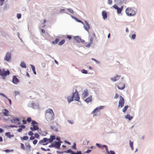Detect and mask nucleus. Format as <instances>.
<instances>
[{
  "label": "nucleus",
  "instance_id": "obj_1",
  "mask_svg": "<svg viewBox=\"0 0 154 154\" xmlns=\"http://www.w3.org/2000/svg\"><path fill=\"white\" fill-rule=\"evenodd\" d=\"M45 118L48 121H51L54 118V115L53 110L49 108L45 111Z\"/></svg>",
  "mask_w": 154,
  "mask_h": 154
},
{
  "label": "nucleus",
  "instance_id": "obj_2",
  "mask_svg": "<svg viewBox=\"0 0 154 154\" xmlns=\"http://www.w3.org/2000/svg\"><path fill=\"white\" fill-rule=\"evenodd\" d=\"M77 101H79L80 97L79 96L78 92L76 90L75 92H73L72 96H69L67 97V100L69 103H70L73 100V99Z\"/></svg>",
  "mask_w": 154,
  "mask_h": 154
},
{
  "label": "nucleus",
  "instance_id": "obj_3",
  "mask_svg": "<svg viewBox=\"0 0 154 154\" xmlns=\"http://www.w3.org/2000/svg\"><path fill=\"white\" fill-rule=\"evenodd\" d=\"M10 74V72L8 70H5L4 69L0 68V75L3 79H5L6 77Z\"/></svg>",
  "mask_w": 154,
  "mask_h": 154
},
{
  "label": "nucleus",
  "instance_id": "obj_4",
  "mask_svg": "<svg viewBox=\"0 0 154 154\" xmlns=\"http://www.w3.org/2000/svg\"><path fill=\"white\" fill-rule=\"evenodd\" d=\"M127 15L129 17L134 16L136 14L135 11L131 8H128L125 10Z\"/></svg>",
  "mask_w": 154,
  "mask_h": 154
},
{
  "label": "nucleus",
  "instance_id": "obj_5",
  "mask_svg": "<svg viewBox=\"0 0 154 154\" xmlns=\"http://www.w3.org/2000/svg\"><path fill=\"white\" fill-rule=\"evenodd\" d=\"M38 123L35 121H32L31 122V125L30 128V129L32 131H35L37 130L39 128L37 125Z\"/></svg>",
  "mask_w": 154,
  "mask_h": 154
},
{
  "label": "nucleus",
  "instance_id": "obj_6",
  "mask_svg": "<svg viewBox=\"0 0 154 154\" xmlns=\"http://www.w3.org/2000/svg\"><path fill=\"white\" fill-rule=\"evenodd\" d=\"M116 85L119 89L122 90L125 87V84L122 82H118L116 84Z\"/></svg>",
  "mask_w": 154,
  "mask_h": 154
},
{
  "label": "nucleus",
  "instance_id": "obj_7",
  "mask_svg": "<svg viewBox=\"0 0 154 154\" xmlns=\"http://www.w3.org/2000/svg\"><path fill=\"white\" fill-rule=\"evenodd\" d=\"M49 143H50V142L48 139L46 138H44L39 141V143L42 144L43 145H46Z\"/></svg>",
  "mask_w": 154,
  "mask_h": 154
},
{
  "label": "nucleus",
  "instance_id": "obj_8",
  "mask_svg": "<svg viewBox=\"0 0 154 154\" xmlns=\"http://www.w3.org/2000/svg\"><path fill=\"white\" fill-rule=\"evenodd\" d=\"M120 100L119 103L118 108L120 106L121 108L123 106L125 101L124 98L121 96H120Z\"/></svg>",
  "mask_w": 154,
  "mask_h": 154
},
{
  "label": "nucleus",
  "instance_id": "obj_9",
  "mask_svg": "<svg viewBox=\"0 0 154 154\" xmlns=\"http://www.w3.org/2000/svg\"><path fill=\"white\" fill-rule=\"evenodd\" d=\"M103 106H101L100 107H97L94 109L92 112V114H94V116H97V112H99L100 109H103Z\"/></svg>",
  "mask_w": 154,
  "mask_h": 154
},
{
  "label": "nucleus",
  "instance_id": "obj_10",
  "mask_svg": "<svg viewBox=\"0 0 154 154\" xmlns=\"http://www.w3.org/2000/svg\"><path fill=\"white\" fill-rule=\"evenodd\" d=\"M11 59V54L9 52H8L6 54L4 57L5 60L9 61Z\"/></svg>",
  "mask_w": 154,
  "mask_h": 154
},
{
  "label": "nucleus",
  "instance_id": "obj_11",
  "mask_svg": "<svg viewBox=\"0 0 154 154\" xmlns=\"http://www.w3.org/2000/svg\"><path fill=\"white\" fill-rule=\"evenodd\" d=\"M112 7L114 9L117 10L118 14H120L123 8V6H122L120 8H119L116 5H114Z\"/></svg>",
  "mask_w": 154,
  "mask_h": 154
},
{
  "label": "nucleus",
  "instance_id": "obj_12",
  "mask_svg": "<svg viewBox=\"0 0 154 154\" xmlns=\"http://www.w3.org/2000/svg\"><path fill=\"white\" fill-rule=\"evenodd\" d=\"M96 145L100 148L101 149H103V148L105 147L106 149V151L107 153H109V151L108 149V147L106 145H101L100 144H98V143H97L96 144Z\"/></svg>",
  "mask_w": 154,
  "mask_h": 154
},
{
  "label": "nucleus",
  "instance_id": "obj_13",
  "mask_svg": "<svg viewBox=\"0 0 154 154\" xmlns=\"http://www.w3.org/2000/svg\"><path fill=\"white\" fill-rule=\"evenodd\" d=\"M74 39L78 43H83L85 42L84 40L82 39L79 36H75Z\"/></svg>",
  "mask_w": 154,
  "mask_h": 154
},
{
  "label": "nucleus",
  "instance_id": "obj_14",
  "mask_svg": "<svg viewBox=\"0 0 154 154\" xmlns=\"http://www.w3.org/2000/svg\"><path fill=\"white\" fill-rule=\"evenodd\" d=\"M19 81L17 76L13 75L12 77V82L15 84H17L19 82Z\"/></svg>",
  "mask_w": 154,
  "mask_h": 154
},
{
  "label": "nucleus",
  "instance_id": "obj_15",
  "mask_svg": "<svg viewBox=\"0 0 154 154\" xmlns=\"http://www.w3.org/2000/svg\"><path fill=\"white\" fill-rule=\"evenodd\" d=\"M88 93L87 90H85L82 94V98L85 99L88 95Z\"/></svg>",
  "mask_w": 154,
  "mask_h": 154
},
{
  "label": "nucleus",
  "instance_id": "obj_16",
  "mask_svg": "<svg viewBox=\"0 0 154 154\" xmlns=\"http://www.w3.org/2000/svg\"><path fill=\"white\" fill-rule=\"evenodd\" d=\"M121 77V75H116V76L114 78H111V79L113 82H116L119 80Z\"/></svg>",
  "mask_w": 154,
  "mask_h": 154
},
{
  "label": "nucleus",
  "instance_id": "obj_17",
  "mask_svg": "<svg viewBox=\"0 0 154 154\" xmlns=\"http://www.w3.org/2000/svg\"><path fill=\"white\" fill-rule=\"evenodd\" d=\"M25 145L26 149L29 151H30L31 150V146L29 144V143H26Z\"/></svg>",
  "mask_w": 154,
  "mask_h": 154
},
{
  "label": "nucleus",
  "instance_id": "obj_18",
  "mask_svg": "<svg viewBox=\"0 0 154 154\" xmlns=\"http://www.w3.org/2000/svg\"><path fill=\"white\" fill-rule=\"evenodd\" d=\"M54 146L56 148L59 149L60 148V142H55L54 143Z\"/></svg>",
  "mask_w": 154,
  "mask_h": 154
},
{
  "label": "nucleus",
  "instance_id": "obj_19",
  "mask_svg": "<svg viewBox=\"0 0 154 154\" xmlns=\"http://www.w3.org/2000/svg\"><path fill=\"white\" fill-rule=\"evenodd\" d=\"M85 23L86 26H84V28L87 31H88L90 29V28L89 24L86 21H85Z\"/></svg>",
  "mask_w": 154,
  "mask_h": 154
},
{
  "label": "nucleus",
  "instance_id": "obj_20",
  "mask_svg": "<svg viewBox=\"0 0 154 154\" xmlns=\"http://www.w3.org/2000/svg\"><path fill=\"white\" fill-rule=\"evenodd\" d=\"M102 15L103 18L104 19H105L107 18V14L106 12L105 11H103L102 12Z\"/></svg>",
  "mask_w": 154,
  "mask_h": 154
},
{
  "label": "nucleus",
  "instance_id": "obj_21",
  "mask_svg": "<svg viewBox=\"0 0 154 154\" xmlns=\"http://www.w3.org/2000/svg\"><path fill=\"white\" fill-rule=\"evenodd\" d=\"M19 121V120L17 118H15L12 120H11V122L12 123H17Z\"/></svg>",
  "mask_w": 154,
  "mask_h": 154
},
{
  "label": "nucleus",
  "instance_id": "obj_22",
  "mask_svg": "<svg viewBox=\"0 0 154 154\" xmlns=\"http://www.w3.org/2000/svg\"><path fill=\"white\" fill-rule=\"evenodd\" d=\"M5 135L9 138H11V137H14V135L13 134H11L9 132L6 133L5 134Z\"/></svg>",
  "mask_w": 154,
  "mask_h": 154
},
{
  "label": "nucleus",
  "instance_id": "obj_23",
  "mask_svg": "<svg viewBox=\"0 0 154 154\" xmlns=\"http://www.w3.org/2000/svg\"><path fill=\"white\" fill-rule=\"evenodd\" d=\"M85 101L87 103H88L92 101V97L91 96H89L87 99L85 100Z\"/></svg>",
  "mask_w": 154,
  "mask_h": 154
},
{
  "label": "nucleus",
  "instance_id": "obj_24",
  "mask_svg": "<svg viewBox=\"0 0 154 154\" xmlns=\"http://www.w3.org/2000/svg\"><path fill=\"white\" fill-rule=\"evenodd\" d=\"M55 139V137L54 136L52 135L50 136V138L48 139L50 143H51L53 140Z\"/></svg>",
  "mask_w": 154,
  "mask_h": 154
},
{
  "label": "nucleus",
  "instance_id": "obj_25",
  "mask_svg": "<svg viewBox=\"0 0 154 154\" xmlns=\"http://www.w3.org/2000/svg\"><path fill=\"white\" fill-rule=\"evenodd\" d=\"M20 66L22 68H26V66L25 63L23 62H22L20 64Z\"/></svg>",
  "mask_w": 154,
  "mask_h": 154
},
{
  "label": "nucleus",
  "instance_id": "obj_26",
  "mask_svg": "<svg viewBox=\"0 0 154 154\" xmlns=\"http://www.w3.org/2000/svg\"><path fill=\"white\" fill-rule=\"evenodd\" d=\"M4 112H3L4 115L6 116H8L9 115V111L5 109H4Z\"/></svg>",
  "mask_w": 154,
  "mask_h": 154
},
{
  "label": "nucleus",
  "instance_id": "obj_27",
  "mask_svg": "<svg viewBox=\"0 0 154 154\" xmlns=\"http://www.w3.org/2000/svg\"><path fill=\"white\" fill-rule=\"evenodd\" d=\"M32 69V71L34 72V73L35 74H36V72L35 70V67L32 65H30Z\"/></svg>",
  "mask_w": 154,
  "mask_h": 154
},
{
  "label": "nucleus",
  "instance_id": "obj_28",
  "mask_svg": "<svg viewBox=\"0 0 154 154\" xmlns=\"http://www.w3.org/2000/svg\"><path fill=\"white\" fill-rule=\"evenodd\" d=\"M28 138L29 137L27 136H25L23 137H20V139L22 140H27L28 139Z\"/></svg>",
  "mask_w": 154,
  "mask_h": 154
},
{
  "label": "nucleus",
  "instance_id": "obj_29",
  "mask_svg": "<svg viewBox=\"0 0 154 154\" xmlns=\"http://www.w3.org/2000/svg\"><path fill=\"white\" fill-rule=\"evenodd\" d=\"M125 118H126V119H128L129 120H131L133 118V117L131 116L129 114H127L125 117Z\"/></svg>",
  "mask_w": 154,
  "mask_h": 154
},
{
  "label": "nucleus",
  "instance_id": "obj_30",
  "mask_svg": "<svg viewBox=\"0 0 154 154\" xmlns=\"http://www.w3.org/2000/svg\"><path fill=\"white\" fill-rule=\"evenodd\" d=\"M59 41V38H56L54 41H52V43L54 45L57 44Z\"/></svg>",
  "mask_w": 154,
  "mask_h": 154
},
{
  "label": "nucleus",
  "instance_id": "obj_31",
  "mask_svg": "<svg viewBox=\"0 0 154 154\" xmlns=\"http://www.w3.org/2000/svg\"><path fill=\"white\" fill-rule=\"evenodd\" d=\"M128 108V106H125L124 107L123 109H122V111L125 113L126 111L127 110V109Z\"/></svg>",
  "mask_w": 154,
  "mask_h": 154
},
{
  "label": "nucleus",
  "instance_id": "obj_32",
  "mask_svg": "<svg viewBox=\"0 0 154 154\" xmlns=\"http://www.w3.org/2000/svg\"><path fill=\"white\" fill-rule=\"evenodd\" d=\"M129 142H130L129 145H130V146L131 149L132 150H133L134 149V147L133 146V142H132L131 140H130Z\"/></svg>",
  "mask_w": 154,
  "mask_h": 154
},
{
  "label": "nucleus",
  "instance_id": "obj_33",
  "mask_svg": "<svg viewBox=\"0 0 154 154\" xmlns=\"http://www.w3.org/2000/svg\"><path fill=\"white\" fill-rule=\"evenodd\" d=\"M65 42V40L64 39H63L61 40L60 42L59 43L58 45H61L64 44Z\"/></svg>",
  "mask_w": 154,
  "mask_h": 154
},
{
  "label": "nucleus",
  "instance_id": "obj_34",
  "mask_svg": "<svg viewBox=\"0 0 154 154\" xmlns=\"http://www.w3.org/2000/svg\"><path fill=\"white\" fill-rule=\"evenodd\" d=\"M72 148L74 149L75 150H76L77 149L76 147V143L74 142L73 143V146H72Z\"/></svg>",
  "mask_w": 154,
  "mask_h": 154
},
{
  "label": "nucleus",
  "instance_id": "obj_35",
  "mask_svg": "<svg viewBox=\"0 0 154 154\" xmlns=\"http://www.w3.org/2000/svg\"><path fill=\"white\" fill-rule=\"evenodd\" d=\"M81 72L82 73H84V74H87L88 73V71L87 70H85L84 69H82L81 70Z\"/></svg>",
  "mask_w": 154,
  "mask_h": 154
},
{
  "label": "nucleus",
  "instance_id": "obj_36",
  "mask_svg": "<svg viewBox=\"0 0 154 154\" xmlns=\"http://www.w3.org/2000/svg\"><path fill=\"white\" fill-rule=\"evenodd\" d=\"M20 148L23 150L25 149L24 144L23 143H20Z\"/></svg>",
  "mask_w": 154,
  "mask_h": 154
},
{
  "label": "nucleus",
  "instance_id": "obj_37",
  "mask_svg": "<svg viewBox=\"0 0 154 154\" xmlns=\"http://www.w3.org/2000/svg\"><path fill=\"white\" fill-rule=\"evenodd\" d=\"M32 121L31 118L30 117H28L27 119V121L29 122H30Z\"/></svg>",
  "mask_w": 154,
  "mask_h": 154
},
{
  "label": "nucleus",
  "instance_id": "obj_38",
  "mask_svg": "<svg viewBox=\"0 0 154 154\" xmlns=\"http://www.w3.org/2000/svg\"><path fill=\"white\" fill-rule=\"evenodd\" d=\"M54 128H55V127L54 126H51V130H54L55 131H58V130L56 128H55V129H54Z\"/></svg>",
  "mask_w": 154,
  "mask_h": 154
},
{
  "label": "nucleus",
  "instance_id": "obj_39",
  "mask_svg": "<svg viewBox=\"0 0 154 154\" xmlns=\"http://www.w3.org/2000/svg\"><path fill=\"white\" fill-rule=\"evenodd\" d=\"M73 151L72 150H71L69 149L67 151H65L64 152H66V153H70L71 154L72 151Z\"/></svg>",
  "mask_w": 154,
  "mask_h": 154
},
{
  "label": "nucleus",
  "instance_id": "obj_40",
  "mask_svg": "<svg viewBox=\"0 0 154 154\" xmlns=\"http://www.w3.org/2000/svg\"><path fill=\"white\" fill-rule=\"evenodd\" d=\"M28 134L29 136H32L33 135L34 133L32 131H30L29 132Z\"/></svg>",
  "mask_w": 154,
  "mask_h": 154
},
{
  "label": "nucleus",
  "instance_id": "obj_41",
  "mask_svg": "<svg viewBox=\"0 0 154 154\" xmlns=\"http://www.w3.org/2000/svg\"><path fill=\"white\" fill-rule=\"evenodd\" d=\"M67 10L70 12L71 13L73 14L74 13L73 11L71 8H68Z\"/></svg>",
  "mask_w": 154,
  "mask_h": 154
},
{
  "label": "nucleus",
  "instance_id": "obj_42",
  "mask_svg": "<svg viewBox=\"0 0 154 154\" xmlns=\"http://www.w3.org/2000/svg\"><path fill=\"white\" fill-rule=\"evenodd\" d=\"M35 137L37 138H38L39 137V135L37 133H36L34 134Z\"/></svg>",
  "mask_w": 154,
  "mask_h": 154
},
{
  "label": "nucleus",
  "instance_id": "obj_43",
  "mask_svg": "<svg viewBox=\"0 0 154 154\" xmlns=\"http://www.w3.org/2000/svg\"><path fill=\"white\" fill-rule=\"evenodd\" d=\"M17 17L18 19H20L21 17V14H17Z\"/></svg>",
  "mask_w": 154,
  "mask_h": 154
},
{
  "label": "nucleus",
  "instance_id": "obj_44",
  "mask_svg": "<svg viewBox=\"0 0 154 154\" xmlns=\"http://www.w3.org/2000/svg\"><path fill=\"white\" fill-rule=\"evenodd\" d=\"M5 0H0V6L2 5L4 3Z\"/></svg>",
  "mask_w": 154,
  "mask_h": 154
},
{
  "label": "nucleus",
  "instance_id": "obj_45",
  "mask_svg": "<svg viewBox=\"0 0 154 154\" xmlns=\"http://www.w3.org/2000/svg\"><path fill=\"white\" fill-rule=\"evenodd\" d=\"M108 154H115V152L113 151L110 150V152L107 153Z\"/></svg>",
  "mask_w": 154,
  "mask_h": 154
},
{
  "label": "nucleus",
  "instance_id": "obj_46",
  "mask_svg": "<svg viewBox=\"0 0 154 154\" xmlns=\"http://www.w3.org/2000/svg\"><path fill=\"white\" fill-rule=\"evenodd\" d=\"M0 95L3 96L6 98H8L3 93H0Z\"/></svg>",
  "mask_w": 154,
  "mask_h": 154
},
{
  "label": "nucleus",
  "instance_id": "obj_47",
  "mask_svg": "<svg viewBox=\"0 0 154 154\" xmlns=\"http://www.w3.org/2000/svg\"><path fill=\"white\" fill-rule=\"evenodd\" d=\"M19 127L20 128H23V129H24L25 128V126L24 125H21L20 126H19Z\"/></svg>",
  "mask_w": 154,
  "mask_h": 154
},
{
  "label": "nucleus",
  "instance_id": "obj_48",
  "mask_svg": "<svg viewBox=\"0 0 154 154\" xmlns=\"http://www.w3.org/2000/svg\"><path fill=\"white\" fill-rule=\"evenodd\" d=\"M38 142V141L37 140H34L33 141V144H34V145H35L36 144H37V143Z\"/></svg>",
  "mask_w": 154,
  "mask_h": 154
},
{
  "label": "nucleus",
  "instance_id": "obj_49",
  "mask_svg": "<svg viewBox=\"0 0 154 154\" xmlns=\"http://www.w3.org/2000/svg\"><path fill=\"white\" fill-rule=\"evenodd\" d=\"M136 35L134 34L132 35L131 37L133 39H135L136 37Z\"/></svg>",
  "mask_w": 154,
  "mask_h": 154
},
{
  "label": "nucleus",
  "instance_id": "obj_50",
  "mask_svg": "<svg viewBox=\"0 0 154 154\" xmlns=\"http://www.w3.org/2000/svg\"><path fill=\"white\" fill-rule=\"evenodd\" d=\"M119 97V95L117 93L114 96V98L115 99H117Z\"/></svg>",
  "mask_w": 154,
  "mask_h": 154
},
{
  "label": "nucleus",
  "instance_id": "obj_51",
  "mask_svg": "<svg viewBox=\"0 0 154 154\" xmlns=\"http://www.w3.org/2000/svg\"><path fill=\"white\" fill-rule=\"evenodd\" d=\"M92 44V43H91V42H90L87 45H86V47H90Z\"/></svg>",
  "mask_w": 154,
  "mask_h": 154
},
{
  "label": "nucleus",
  "instance_id": "obj_52",
  "mask_svg": "<svg viewBox=\"0 0 154 154\" xmlns=\"http://www.w3.org/2000/svg\"><path fill=\"white\" fill-rule=\"evenodd\" d=\"M112 3V0H108V3L109 5H111Z\"/></svg>",
  "mask_w": 154,
  "mask_h": 154
},
{
  "label": "nucleus",
  "instance_id": "obj_53",
  "mask_svg": "<svg viewBox=\"0 0 154 154\" xmlns=\"http://www.w3.org/2000/svg\"><path fill=\"white\" fill-rule=\"evenodd\" d=\"M91 150H90V149H88L87 151H85V153H90V152H91Z\"/></svg>",
  "mask_w": 154,
  "mask_h": 154
},
{
  "label": "nucleus",
  "instance_id": "obj_54",
  "mask_svg": "<svg viewBox=\"0 0 154 154\" xmlns=\"http://www.w3.org/2000/svg\"><path fill=\"white\" fill-rule=\"evenodd\" d=\"M35 137H34V136H32L30 137V139L31 140H34L35 139Z\"/></svg>",
  "mask_w": 154,
  "mask_h": 154
},
{
  "label": "nucleus",
  "instance_id": "obj_55",
  "mask_svg": "<svg viewBox=\"0 0 154 154\" xmlns=\"http://www.w3.org/2000/svg\"><path fill=\"white\" fill-rule=\"evenodd\" d=\"M26 121L25 120H22V122L23 124H26L27 123Z\"/></svg>",
  "mask_w": 154,
  "mask_h": 154
},
{
  "label": "nucleus",
  "instance_id": "obj_56",
  "mask_svg": "<svg viewBox=\"0 0 154 154\" xmlns=\"http://www.w3.org/2000/svg\"><path fill=\"white\" fill-rule=\"evenodd\" d=\"M14 94H15V95H17L19 94V92L18 91H15L14 92Z\"/></svg>",
  "mask_w": 154,
  "mask_h": 154
},
{
  "label": "nucleus",
  "instance_id": "obj_57",
  "mask_svg": "<svg viewBox=\"0 0 154 154\" xmlns=\"http://www.w3.org/2000/svg\"><path fill=\"white\" fill-rule=\"evenodd\" d=\"M64 143H67V144H68L69 145L71 144V143L70 142H68V141H66V140H65L64 141Z\"/></svg>",
  "mask_w": 154,
  "mask_h": 154
},
{
  "label": "nucleus",
  "instance_id": "obj_58",
  "mask_svg": "<svg viewBox=\"0 0 154 154\" xmlns=\"http://www.w3.org/2000/svg\"><path fill=\"white\" fill-rule=\"evenodd\" d=\"M66 38H68L69 40H70L72 38V37L70 35H68L66 37Z\"/></svg>",
  "mask_w": 154,
  "mask_h": 154
},
{
  "label": "nucleus",
  "instance_id": "obj_59",
  "mask_svg": "<svg viewBox=\"0 0 154 154\" xmlns=\"http://www.w3.org/2000/svg\"><path fill=\"white\" fill-rule=\"evenodd\" d=\"M94 40V38L93 37H91L90 39V42L92 43V42Z\"/></svg>",
  "mask_w": 154,
  "mask_h": 154
},
{
  "label": "nucleus",
  "instance_id": "obj_60",
  "mask_svg": "<svg viewBox=\"0 0 154 154\" xmlns=\"http://www.w3.org/2000/svg\"><path fill=\"white\" fill-rule=\"evenodd\" d=\"M4 151L6 152H9L11 151V150H10L9 149H7Z\"/></svg>",
  "mask_w": 154,
  "mask_h": 154
},
{
  "label": "nucleus",
  "instance_id": "obj_61",
  "mask_svg": "<svg viewBox=\"0 0 154 154\" xmlns=\"http://www.w3.org/2000/svg\"><path fill=\"white\" fill-rule=\"evenodd\" d=\"M68 122L69 123H70L71 124H73V122L72 121H71V120H68Z\"/></svg>",
  "mask_w": 154,
  "mask_h": 154
},
{
  "label": "nucleus",
  "instance_id": "obj_62",
  "mask_svg": "<svg viewBox=\"0 0 154 154\" xmlns=\"http://www.w3.org/2000/svg\"><path fill=\"white\" fill-rule=\"evenodd\" d=\"M22 129L20 128H19L17 130V131H18L19 132H20L22 131Z\"/></svg>",
  "mask_w": 154,
  "mask_h": 154
},
{
  "label": "nucleus",
  "instance_id": "obj_63",
  "mask_svg": "<svg viewBox=\"0 0 154 154\" xmlns=\"http://www.w3.org/2000/svg\"><path fill=\"white\" fill-rule=\"evenodd\" d=\"M75 154H81L82 152L81 151H77V152L76 153H75Z\"/></svg>",
  "mask_w": 154,
  "mask_h": 154
},
{
  "label": "nucleus",
  "instance_id": "obj_64",
  "mask_svg": "<svg viewBox=\"0 0 154 154\" xmlns=\"http://www.w3.org/2000/svg\"><path fill=\"white\" fill-rule=\"evenodd\" d=\"M57 152L58 153L60 154H63V152H60V151H57Z\"/></svg>",
  "mask_w": 154,
  "mask_h": 154
}]
</instances>
